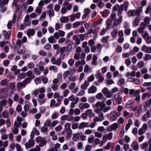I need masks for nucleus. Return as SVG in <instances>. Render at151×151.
I'll list each match as a JSON object with an SVG mask.
<instances>
[{"label":"nucleus","instance_id":"obj_59","mask_svg":"<svg viewBox=\"0 0 151 151\" xmlns=\"http://www.w3.org/2000/svg\"><path fill=\"white\" fill-rule=\"evenodd\" d=\"M8 84V81L6 79L2 80L0 83V84L1 86H7Z\"/></svg>","mask_w":151,"mask_h":151},{"label":"nucleus","instance_id":"obj_39","mask_svg":"<svg viewBox=\"0 0 151 151\" xmlns=\"http://www.w3.org/2000/svg\"><path fill=\"white\" fill-rule=\"evenodd\" d=\"M25 47L23 45H21L19 47V49L18 50V53L23 54L25 52Z\"/></svg>","mask_w":151,"mask_h":151},{"label":"nucleus","instance_id":"obj_15","mask_svg":"<svg viewBox=\"0 0 151 151\" xmlns=\"http://www.w3.org/2000/svg\"><path fill=\"white\" fill-rule=\"evenodd\" d=\"M80 117L79 116H76L74 117V116H69L68 121L69 122L71 121L73 122H77L80 120Z\"/></svg>","mask_w":151,"mask_h":151},{"label":"nucleus","instance_id":"obj_8","mask_svg":"<svg viewBox=\"0 0 151 151\" xmlns=\"http://www.w3.org/2000/svg\"><path fill=\"white\" fill-rule=\"evenodd\" d=\"M104 67L102 68L101 71L99 70L97 71L96 75V77L97 79H98L99 82H102L104 81V78L102 73H104Z\"/></svg>","mask_w":151,"mask_h":151},{"label":"nucleus","instance_id":"obj_52","mask_svg":"<svg viewBox=\"0 0 151 151\" xmlns=\"http://www.w3.org/2000/svg\"><path fill=\"white\" fill-rule=\"evenodd\" d=\"M49 69L50 70H52L54 72H56L58 70V68L55 66L51 65Z\"/></svg>","mask_w":151,"mask_h":151},{"label":"nucleus","instance_id":"obj_49","mask_svg":"<svg viewBox=\"0 0 151 151\" xmlns=\"http://www.w3.org/2000/svg\"><path fill=\"white\" fill-rule=\"evenodd\" d=\"M111 126L112 130L114 131L116 130L117 129L119 128L120 127V125H119L117 123H114Z\"/></svg>","mask_w":151,"mask_h":151},{"label":"nucleus","instance_id":"obj_42","mask_svg":"<svg viewBox=\"0 0 151 151\" xmlns=\"http://www.w3.org/2000/svg\"><path fill=\"white\" fill-rule=\"evenodd\" d=\"M139 17H137L135 18L134 20L133 21V25L135 26H137L139 23Z\"/></svg>","mask_w":151,"mask_h":151},{"label":"nucleus","instance_id":"obj_22","mask_svg":"<svg viewBox=\"0 0 151 151\" xmlns=\"http://www.w3.org/2000/svg\"><path fill=\"white\" fill-rule=\"evenodd\" d=\"M97 88L94 86H91L88 90V92L90 93H95L97 91Z\"/></svg>","mask_w":151,"mask_h":151},{"label":"nucleus","instance_id":"obj_36","mask_svg":"<svg viewBox=\"0 0 151 151\" xmlns=\"http://www.w3.org/2000/svg\"><path fill=\"white\" fill-rule=\"evenodd\" d=\"M96 99L100 100H103L104 99V96L101 93L97 94L96 96Z\"/></svg>","mask_w":151,"mask_h":151},{"label":"nucleus","instance_id":"obj_41","mask_svg":"<svg viewBox=\"0 0 151 151\" xmlns=\"http://www.w3.org/2000/svg\"><path fill=\"white\" fill-rule=\"evenodd\" d=\"M97 57L96 55H94L93 56L92 58L93 61L92 62V65H96L97 64Z\"/></svg>","mask_w":151,"mask_h":151},{"label":"nucleus","instance_id":"obj_29","mask_svg":"<svg viewBox=\"0 0 151 151\" xmlns=\"http://www.w3.org/2000/svg\"><path fill=\"white\" fill-rule=\"evenodd\" d=\"M73 39L75 41V44L77 45L80 44L81 43V40L77 35H74L73 37Z\"/></svg>","mask_w":151,"mask_h":151},{"label":"nucleus","instance_id":"obj_27","mask_svg":"<svg viewBox=\"0 0 151 151\" xmlns=\"http://www.w3.org/2000/svg\"><path fill=\"white\" fill-rule=\"evenodd\" d=\"M26 75L27 76L29 77L28 78H30L31 80V79H33L35 77L34 74L31 71H27L26 73Z\"/></svg>","mask_w":151,"mask_h":151},{"label":"nucleus","instance_id":"obj_63","mask_svg":"<svg viewBox=\"0 0 151 151\" xmlns=\"http://www.w3.org/2000/svg\"><path fill=\"white\" fill-rule=\"evenodd\" d=\"M117 32L118 30L117 29H114L113 30L111 33L112 37L114 38H115L116 36Z\"/></svg>","mask_w":151,"mask_h":151},{"label":"nucleus","instance_id":"obj_33","mask_svg":"<svg viewBox=\"0 0 151 151\" xmlns=\"http://www.w3.org/2000/svg\"><path fill=\"white\" fill-rule=\"evenodd\" d=\"M60 21L62 23H67L69 21L68 17H62L60 18Z\"/></svg>","mask_w":151,"mask_h":151},{"label":"nucleus","instance_id":"obj_1","mask_svg":"<svg viewBox=\"0 0 151 151\" xmlns=\"http://www.w3.org/2000/svg\"><path fill=\"white\" fill-rule=\"evenodd\" d=\"M95 106L96 108L95 110L96 112L99 114L100 117H103V112H104V101L97 102Z\"/></svg>","mask_w":151,"mask_h":151},{"label":"nucleus","instance_id":"obj_3","mask_svg":"<svg viewBox=\"0 0 151 151\" xmlns=\"http://www.w3.org/2000/svg\"><path fill=\"white\" fill-rule=\"evenodd\" d=\"M140 26V27L137 29V30L139 33L142 34V37L145 40H146L147 38L149 36L147 32L146 31H144L146 27V25L144 22H142L141 23Z\"/></svg>","mask_w":151,"mask_h":151},{"label":"nucleus","instance_id":"obj_23","mask_svg":"<svg viewBox=\"0 0 151 151\" xmlns=\"http://www.w3.org/2000/svg\"><path fill=\"white\" fill-rule=\"evenodd\" d=\"M142 50L145 52L150 53H151V47L144 46L142 47Z\"/></svg>","mask_w":151,"mask_h":151},{"label":"nucleus","instance_id":"obj_20","mask_svg":"<svg viewBox=\"0 0 151 151\" xmlns=\"http://www.w3.org/2000/svg\"><path fill=\"white\" fill-rule=\"evenodd\" d=\"M63 6L66 7V9L69 10H70L72 7V5L68 3L67 1H65L63 4Z\"/></svg>","mask_w":151,"mask_h":151},{"label":"nucleus","instance_id":"obj_44","mask_svg":"<svg viewBox=\"0 0 151 151\" xmlns=\"http://www.w3.org/2000/svg\"><path fill=\"white\" fill-rule=\"evenodd\" d=\"M129 79H130L132 82H134L137 85H139V81L138 79L133 78H129Z\"/></svg>","mask_w":151,"mask_h":151},{"label":"nucleus","instance_id":"obj_14","mask_svg":"<svg viewBox=\"0 0 151 151\" xmlns=\"http://www.w3.org/2000/svg\"><path fill=\"white\" fill-rule=\"evenodd\" d=\"M17 17V15L16 13H14V14L13 16V19L12 21H9L8 22L7 26V28L9 29H11V28L12 26V23H14L16 22V19Z\"/></svg>","mask_w":151,"mask_h":151},{"label":"nucleus","instance_id":"obj_54","mask_svg":"<svg viewBox=\"0 0 151 151\" xmlns=\"http://www.w3.org/2000/svg\"><path fill=\"white\" fill-rule=\"evenodd\" d=\"M106 83L108 85H111L114 83V81L112 79H107L105 80Z\"/></svg>","mask_w":151,"mask_h":151},{"label":"nucleus","instance_id":"obj_45","mask_svg":"<svg viewBox=\"0 0 151 151\" xmlns=\"http://www.w3.org/2000/svg\"><path fill=\"white\" fill-rule=\"evenodd\" d=\"M132 124V122L131 119H129L128 121V123H127L125 127V130L127 131L130 128L131 125Z\"/></svg>","mask_w":151,"mask_h":151},{"label":"nucleus","instance_id":"obj_26","mask_svg":"<svg viewBox=\"0 0 151 151\" xmlns=\"http://www.w3.org/2000/svg\"><path fill=\"white\" fill-rule=\"evenodd\" d=\"M112 24V21L110 19H108L106 21V24L107 27H106V29L107 31L109 27L111 26Z\"/></svg>","mask_w":151,"mask_h":151},{"label":"nucleus","instance_id":"obj_55","mask_svg":"<svg viewBox=\"0 0 151 151\" xmlns=\"http://www.w3.org/2000/svg\"><path fill=\"white\" fill-rule=\"evenodd\" d=\"M124 82L125 80L124 78H121L118 81V84L119 86H122L123 85Z\"/></svg>","mask_w":151,"mask_h":151},{"label":"nucleus","instance_id":"obj_25","mask_svg":"<svg viewBox=\"0 0 151 151\" xmlns=\"http://www.w3.org/2000/svg\"><path fill=\"white\" fill-rule=\"evenodd\" d=\"M2 34L3 36H4L6 39H8L9 38L11 35V32L10 31L7 32L5 30H4L2 31Z\"/></svg>","mask_w":151,"mask_h":151},{"label":"nucleus","instance_id":"obj_61","mask_svg":"<svg viewBox=\"0 0 151 151\" xmlns=\"http://www.w3.org/2000/svg\"><path fill=\"white\" fill-rule=\"evenodd\" d=\"M76 85V83L75 82H73L69 85L68 88L70 90H72L74 88Z\"/></svg>","mask_w":151,"mask_h":151},{"label":"nucleus","instance_id":"obj_9","mask_svg":"<svg viewBox=\"0 0 151 151\" xmlns=\"http://www.w3.org/2000/svg\"><path fill=\"white\" fill-rule=\"evenodd\" d=\"M69 100L72 101L71 104V107H74L75 105L79 101V98L78 97H76L74 95H72L69 97Z\"/></svg>","mask_w":151,"mask_h":151},{"label":"nucleus","instance_id":"obj_2","mask_svg":"<svg viewBox=\"0 0 151 151\" xmlns=\"http://www.w3.org/2000/svg\"><path fill=\"white\" fill-rule=\"evenodd\" d=\"M81 51V47H78L76 50V52L73 56V58L75 60H84L85 58V53L84 52H83L80 54Z\"/></svg>","mask_w":151,"mask_h":151},{"label":"nucleus","instance_id":"obj_53","mask_svg":"<svg viewBox=\"0 0 151 151\" xmlns=\"http://www.w3.org/2000/svg\"><path fill=\"white\" fill-rule=\"evenodd\" d=\"M73 133V131L71 129H68L67 130V135L65 137L66 138H68L70 137Z\"/></svg>","mask_w":151,"mask_h":151},{"label":"nucleus","instance_id":"obj_21","mask_svg":"<svg viewBox=\"0 0 151 151\" xmlns=\"http://www.w3.org/2000/svg\"><path fill=\"white\" fill-rule=\"evenodd\" d=\"M131 147L135 150H137L139 148V146L138 143L135 141H134L132 143Z\"/></svg>","mask_w":151,"mask_h":151},{"label":"nucleus","instance_id":"obj_6","mask_svg":"<svg viewBox=\"0 0 151 151\" xmlns=\"http://www.w3.org/2000/svg\"><path fill=\"white\" fill-rule=\"evenodd\" d=\"M121 113L117 112L115 111H112L110 114L109 119L111 122L115 121L116 120L118 117L121 116Z\"/></svg>","mask_w":151,"mask_h":151},{"label":"nucleus","instance_id":"obj_51","mask_svg":"<svg viewBox=\"0 0 151 151\" xmlns=\"http://www.w3.org/2000/svg\"><path fill=\"white\" fill-rule=\"evenodd\" d=\"M48 128L46 125H44L41 128V132L46 134L47 133Z\"/></svg>","mask_w":151,"mask_h":151},{"label":"nucleus","instance_id":"obj_35","mask_svg":"<svg viewBox=\"0 0 151 151\" xmlns=\"http://www.w3.org/2000/svg\"><path fill=\"white\" fill-rule=\"evenodd\" d=\"M84 22H76L73 25V27L75 28L79 26L81 24L84 23Z\"/></svg>","mask_w":151,"mask_h":151},{"label":"nucleus","instance_id":"obj_24","mask_svg":"<svg viewBox=\"0 0 151 151\" xmlns=\"http://www.w3.org/2000/svg\"><path fill=\"white\" fill-rule=\"evenodd\" d=\"M85 62L84 60H79L75 63V66L76 67H78L80 66V65H84L85 64Z\"/></svg>","mask_w":151,"mask_h":151},{"label":"nucleus","instance_id":"obj_7","mask_svg":"<svg viewBox=\"0 0 151 151\" xmlns=\"http://www.w3.org/2000/svg\"><path fill=\"white\" fill-rule=\"evenodd\" d=\"M103 46L100 44H98L96 47L95 45L92 46L91 47V51L92 52H94L96 51L98 52V54H99L103 47Z\"/></svg>","mask_w":151,"mask_h":151},{"label":"nucleus","instance_id":"obj_38","mask_svg":"<svg viewBox=\"0 0 151 151\" xmlns=\"http://www.w3.org/2000/svg\"><path fill=\"white\" fill-rule=\"evenodd\" d=\"M9 0H0V7H2L5 4H8Z\"/></svg>","mask_w":151,"mask_h":151},{"label":"nucleus","instance_id":"obj_4","mask_svg":"<svg viewBox=\"0 0 151 151\" xmlns=\"http://www.w3.org/2000/svg\"><path fill=\"white\" fill-rule=\"evenodd\" d=\"M86 136L83 134L82 132H79L74 134L73 139L75 141H78L80 140L84 141L86 140Z\"/></svg>","mask_w":151,"mask_h":151},{"label":"nucleus","instance_id":"obj_46","mask_svg":"<svg viewBox=\"0 0 151 151\" xmlns=\"http://www.w3.org/2000/svg\"><path fill=\"white\" fill-rule=\"evenodd\" d=\"M91 69L90 68L89 65H86L85 66L84 68V72L85 73H88L91 72Z\"/></svg>","mask_w":151,"mask_h":151},{"label":"nucleus","instance_id":"obj_32","mask_svg":"<svg viewBox=\"0 0 151 151\" xmlns=\"http://www.w3.org/2000/svg\"><path fill=\"white\" fill-rule=\"evenodd\" d=\"M55 100L52 99L51 100L50 103V107L51 108H54L55 107H57L59 105L60 103L58 104H55Z\"/></svg>","mask_w":151,"mask_h":151},{"label":"nucleus","instance_id":"obj_34","mask_svg":"<svg viewBox=\"0 0 151 151\" xmlns=\"http://www.w3.org/2000/svg\"><path fill=\"white\" fill-rule=\"evenodd\" d=\"M113 137V134L112 132H110L108 134H106L104 135V139H106L111 140Z\"/></svg>","mask_w":151,"mask_h":151},{"label":"nucleus","instance_id":"obj_40","mask_svg":"<svg viewBox=\"0 0 151 151\" xmlns=\"http://www.w3.org/2000/svg\"><path fill=\"white\" fill-rule=\"evenodd\" d=\"M55 38L52 36H50L48 39V41L49 43H54L56 42V40Z\"/></svg>","mask_w":151,"mask_h":151},{"label":"nucleus","instance_id":"obj_48","mask_svg":"<svg viewBox=\"0 0 151 151\" xmlns=\"http://www.w3.org/2000/svg\"><path fill=\"white\" fill-rule=\"evenodd\" d=\"M104 95L107 97L111 98L113 95V94L110 91L107 92H104Z\"/></svg>","mask_w":151,"mask_h":151},{"label":"nucleus","instance_id":"obj_43","mask_svg":"<svg viewBox=\"0 0 151 151\" xmlns=\"http://www.w3.org/2000/svg\"><path fill=\"white\" fill-rule=\"evenodd\" d=\"M136 12L137 11H136L135 10H133L132 11L129 10L128 11V14L129 16H135L136 15H137V13Z\"/></svg>","mask_w":151,"mask_h":151},{"label":"nucleus","instance_id":"obj_57","mask_svg":"<svg viewBox=\"0 0 151 151\" xmlns=\"http://www.w3.org/2000/svg\"><path fill=\"white\" fill-rule=\"evenodd\" d=\"M99 118H98V117H95L93 119V122H94L95 123L97 121H102L104 119V118H103V116L100 117L99 115Z\"/></svg>","mask_w":151,"mask_h":151},{"label":"nucleus","instance_id":"obj_56","mask_svg":"<svg viewBox=\"0 0 151 151\" xmlns=\"http://www.w3.org/2000/svg\"><path fill=\"white\" fill-rule=\"evenodd\" d=\"M34 72L37 76L41 74V72L39 69L37 68H35L33 69Z\"/></svg>","mask_w":151,"mask_h":151},{"label":"nucleus","instance_id":"obj_10","mask_svg":"<svg viewBox=\"0 0 151 151\" xmlns=\"http://www.w3.org/2000/svg\"><path fill=\"white\" fill-rule=\"evenodd\" d=\"M36 142L39 144V145L41 147H42L46 144L47 141L45 138L39 136L36 139Z\"/></svg>","mask_w":151,"mask_h":151},{"label":"nucleus","instance_id":"obj_17","mask_svg":"<svg viewBox=\"0 0 151 151\" xmlns=\"http://www.w3.org/2000/svg\"><path fill=\"white\" fill-rule=\"evenodd\" d=\"M89 127V125L88 122H82L79 125V129H82L84 128Z\"/></svg>","mask_w":151,"mask_h":151},{"label":"nucleus","instance_id":"obj_12","mask_svg":"<svg viewBox=\"0 0 151 151\" xmlns=\"http://www.w3.org/2000/svg\"><path fill=\"white\" fill-rule=\"evenodd\" d=\"M123 5H120L118 4H116L114 6L113 9L114 10L117 11V16L121 15L122 11H123V9H122Z\"/></svg>","mask_w":151,"mask_h":151},{"label":"nucleus","instance_id":"obj_13","mask_svg":"<svg viewBox=\"0 0 151 151\" xmlns=\"http://www.w3.org/2000/svg\"><path fill=\"white\" fill-rule=\"evenodd\" d=\"M35 144V142L33 139L30 138L28 141V142L25 144V146L26 149H28L30 147H34Z\"/></svg>","mask_w":151,"mask_h":151},{"label":"nucleus","instance_id":"obj_60","mask_svg":"<svg viewBox=\"0 0 151 151\" xmlns=\"http://www.w3.org/2000/svg\"><path fill=\"white\" fill-rule=\"evenodd\" d=\"M151 59V55L147 54L145 55L144 58V60L146 61L150 60Z\"/></svg>","mask_w":151,"mask_h":151},{"label":"nucleus","instance_id":"obj_64","mask_svg":"<svg viewBox=\"0 0 151 151\" xmlns=\"http://www.w3.org/2000/svg\"><path fill=\"white\" fill-rule=\"evenodd\" d=\"M95 41L94 39H91L88 42V45L90 46H92L95 44Z\"/></svg>","mask_w":151,"mask_h":151},{"label":"nucleus","instance_id":"obj_5","mask_svg":"<svg viewBox=\"0 0 151 151\" xmlns=\"http://www.w3.org/2000/svg\"><path fill=\"white\" fill-rule=\"evenodd\" d=\"M31 81V80L29 78H25L21 82H18L17 84V87L18 89H20L22 87H25L27 83H29Z\"/></svg>","mask_w":151,"mask_h":151},{"label":"nucleus","instance_id":"obj_28","mask_svg":"<svg viewBox=\"0 0 151 151\" xmlns=\"http://www.w3.org/2000/svg\"><path fill=\"white\" fill-rule=\"evenodd\" d=\"M89 82L87 80L85 81L83 84L81 86V88L83 90H86L87 88V87L89 86Z\"/></svg>","mask_w":151,"mask_h":151},{"label":"nucleus","instance_id":"obj_30","mask_svg":"<svg viewBox=\"0 0 151 151\" xmlns=\"http://www.w3.org/2000/svg\"><path fill=\"white\" fill-rule=\"evenodd\" d=\"M19 126H17V125H15L14 124V128L12 130V131L14 134H17L19 132L18 128Z\"/></svg>","mask_w":151,"mask_h":151},{"label":"nucleus","instance_id":"obj_31","mask_svg":"<svg viewBox=\"0 0 151 151\" xmlns=\"http://www.w3.org/2000/svg\"><path fill=\"white\" fill-rule=\"evenodd\" d=\"M35 33V31L34 29H29L27 32V36L29 37L30 36H33Z\"/></svg>","mask_w":151,"mask_h":151},{"label":"nucleus","instance_id":"obj_19","mask_svg":"<svg viewBox=\"0 0 151 151\" xmlns=\"http://www.w3.org/2000/svg\"><path fill=\"white\" fill-rule=\"evenodd\" d=\"M22 121V119L20 116H18L17 117L16 120L15 121L14 124L17 125V126H19L21 125V122Z\"/></svg>","mask_w":151,"mask_h":151},{"label":"nucleus","instance_id":"obj_58","mask_svg":"<svg viewBox=\"0 0 151 151\" xmlns=\"http://www.w3.org/2000/svg\"><path fill=\"white\" fill-rule=\"evenodd\" d=\"M26 77V73H22L18 75V78L20 79H22Z\"/></svg>","mask_w":151,"mask_h":151},{"label":"nucleus","instance_id":"obj_47","mask_svg":"<svg viewBox=\"0 0 151 151\" xmlns=\"http://www.w3.org/2000/svg\"><path fill=\"white\" fill-rule=\"evenodd\" d=\"M148 146V144L147 142H145L144 143L140 145V147L142 149H147Z\"/></svg>","mask_w":151,"mask_h":151},{"label":"nucleus","instance_id":"obj_37","mask_svg":"<svg viewBox=\"0 0 151 151\" xmlns=\"http://www.w3.org/2000/svg\"><path fill=\"white\" fill-rule=\"evenodd\" d=\"M8 104V101L5 99H2L0 101V106L4 107L6 106Z\"/></svg>","mask_w":151,"mask_h":151},{"label":"nucleus","instance_id":"obj_16","mask_svg":"<svg viewBox=\"0 0 151 151\" xmlns=\"http://www.w3.org/2000/svg\"><path fill=\"white\" fill-rule=\"evenodd\" d=\"M90 107V104L87 103H80L79 105V108L81 110H83L84 109H87L89 108Z\"/></svg>","mask_w":151,"mask_h":151},{"label":"nucleus","instance_id":"obj_62","mask_svg":"<svg viewBox=\"0 0 151 151\" xmlns=\"http://www.w3.org/2000/svg\"><path fill=\"white\" fill-rule=\"evenodd\" d=\"M72 128L73 130L79 129V126L78 123L76 122L74 123L72 125Z\"/></svg>","mask_w":151,"mask_h":151},{"label":"nucleus","instance_id":"obj_11","mask_svg":"<svg viewBox=\"0 0 151 151\" xmlns=\"http://www.w3.org/2000/svg\"><path fill=\"white\" fill-rule=\"evenodd\" d=\"M53 7V5L52 4H50L47 7V12L49 16L50 17H52L54 16Z\"/></svg>","mask_w":151,"mask_h":151},{"label":"nucleus","instance_id":"obj_50","mask_svg":"<svg viewBox=\"0 0 151 151\" xmlns=\"http://www.w3.org/2000/svg\"><path fill=\"white\" fill-rule=\"evenodd\" d=\"M70 74L72 75L71 72L69 71H65L63 74V77L64 79L67 78L68 76ZM73 74H72L73 75Z\"/></svg>","mask_w":151,"mask_h":151},{"label":"nucleus","instance_id":"obj_18","mask_svg":"<svg viewBox=\"0 0 151 151\" xmlns=\"http://www.w3.org/2000/svg\"><path fill=\"white\" fill-rule=\"evenodd\" d=\"M135 105L134 101L132 100H129L126 104V106L127 108H131Z\"/></svg>","mask_w":151,"mask_h":151}]
</instances>
